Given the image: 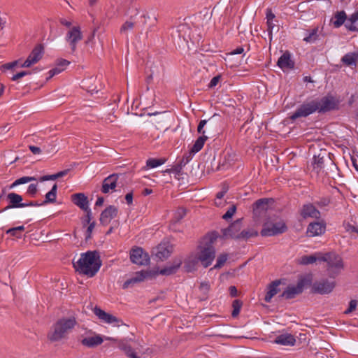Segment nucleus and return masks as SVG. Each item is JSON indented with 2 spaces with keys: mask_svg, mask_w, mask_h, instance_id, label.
<instances>
[{
  "mask_svg": "<svg viewBox=\"0 0 358 358\" xmlns=\"http://www.w3.org/2000/svg\"><path fill=\"white\" fill-rule=\"evenodd\" d=\"M72 264L76 272L88 277H93L100 269L102 261L99 251L89 250L81 254L80 259L77 261H75L74 258Z\"/></svg>",
  "mask_w": 358,
  "mask_h": 358,
  "instance_id": "obj_1",
  "label": "nucleus"
},
{
  "mask_svg": "<svg viewBox=\"0 0 358 358\" xmlns=\"http://www.w3.org/2000/svg\"><path fill=\"white\" fill-rule=\"evenodd\" d=\"M76 324L75 317L59 319L48 333V338L51 342H57L66 338L68 334L75 327Z\"/></svg>",
  "mask_w": 358,
  "mask_h": 358,
  "instance_id": "obj_2",
  "label": "nucleus"
},
{
  "mask_svg": "<svg viewBox=\"0 0 358 358\" xmlns=\"http://www.w3.org/2000/svg\"><path fill=\"white\" fill-rule=\"evenodd\" d=\"M320 261L327 263L330 276L337 275L344 268L342 258L334 252H328L322 255Z\"/></svg>",
  "mask_w": 358,
  "mask_h": 358,
  "instance_id": "obj_3",
  "label": "nucleus"
},
{
  "mask_svg": "<svg viewBox=\"0 0 358 358\" xmlns=\"http://www.w3.org/2000/svg\"><path fill=\"white\" fill-rule=\"evenodd\" d=\"M311 283L312 279L310 276H301L296 286H287L279 297H285L286 299H294L296 295L303 292L305 286L310 285Z\"/></svg>",
  "mask_w": 358,
  "mask_h": 358,
  "instance_id": "obj_4",
  "label": "nucleus"
},
{
  "mask_svg": "<svg viewBox=\"0 0 358 358\" xmlns=\"http://www.w3.org/2000/svg\"><path fill=\"white\" fill-rule=\"evenodd\" d=\"M317 105L315 103V100L304 101L297 109L293 113L289 118L292 121H295L300 117H306L308 115L317 112Z\"/></svg>",
  "mask_w": 358,
  "mask_h": 358,
  "instance_id": "obj_5",
  "label": "nucleus"
},
{
  "mask_svg": "<svg viewBox=\"0 0 358 358\" xmlns=\"http://www.w3.org/2000/svg\"><path fill=\"white\" fill-rule=\"evenodd\" d=\"M106 340L113 341L117 343L118 348L122 350L127 357L131 358H138L136 350H139V344L134 341L127 339L117 340L113 338H106Z\"/></svg>",
  "mask_w": 358,
  "mask_h": 358,
  "instance_id": "obj_6",
  "label": "nucleus"
},
{
  "mask_svg": "<svg viewBox=\"0 0 358 358\" xmlns=\"http://www.w3.org/2000/svg\"><path fill=\"white\" fill-rule=\"evenodd\" d=\"M315 103L317 105V112L326 113L338 108V101L332 95L328 94L320 99H315Z\"/></svg>",
  "mask_w": 358,
  "mask_h": 358,
  "instance_id": "obj_7",
  "label": "nucleus"
},
{
  "mask_svg": "<svg viewBox=\"0 0 358 358\" xmlns=\"http://www.w3.org/2000/svg\"><path fill=\"white\" fill-rule=\"evenodd\" d=\"M274 201L272 198H262L257 200L252 205L253 219L255 222L260 220L266 215L268 204Z\"/></svg>",
  "mask_w": 358,
  "mask_h": 358,
  "instance_id": "obj_8",
  "label": "nucleus"
},
{
  "mask_svg": "<svg viewBox=\"0 0 358 358\" xmlns=\"http://www.w3.org/2000/svg\"><path fill=\"white\" fill-rule=\"evenodd\" d=\"M173 252V245L169 241H162L152 250V257L163 261L168 259Z\"/></svg>",
  "mask_w": 358,
  "mask_h": 358,
  "instance_id": "obj_9",
  "label": "nucleus"
},
{
  "mask_svg": "<svg viewBox=\"0 0 358 358\" xmlns=\"http://www.w3.org/2000/svg\"><path fill=\"white\" fill-rule=\"evenodd\" d=\"M287 229V226L284 221H280L270 224H268V223H264L260 231V234L262 236H278L286 232Z\"/></svg>",
  "mask_w": 358,
  "mask_h": 358,
  "instance_id": "obj_10",
  "label": "nucleus"
},
{
  "mask_svg": "<svg viewBox=\"0 0 358 358\" xmlns=\"http://www.w3.org/2000/svg\"><path fill=\"white\" fill-rule=\"evenodd\" d=\"M242 221L243 218L237 219L230 224L228 227L222 229L221 230L222 235L220 238L224 240L229 238L238 240L239 234L242 229Z\"/></svg>",
  "mask_w": 358,
  "mask_h": 358,
  "instance_id": "obj_11",
  "label": "nucleus"
},
{
  "mask_svg": "<svg viewBox=\"0 0 358 358\" xmlns=\"http://www.w3.org/2000/svg\"><path fill=\"white\" fill-rule=\"evenodd\" d=\"M336 287L334 280H329L328 279H322L316 280L312 285L311 292L319 294H328L331 293Z\"/></svg>",
  "mask_w": 358,
  "mask_h": 358,
  "instance_id": "obj_12",
  "label": "nucleus"
},
{
  "mask_svg": "<svg viewBox=\"0 0 358 358\" xmlns=\"http://www.w3.org/2000/svg\"><path fill=\"white\" fill-rule=\"evenodd\" d=\"M130 259L133 264L140 266H147L150 264V256L141 247H134L130 251Z\"/></svg>",
  "mask_w": 358,
  "mask_h": 358,
  "instance_id": "obj_13",
  "label": "nucleus"
},
{
  "mask_svg": "<svg viewBox=\"0 0 358 358\" xmlns=\"http://www.w3.org/2000/svg\"><path fill=\"white\" fill-rule=\"evenodd\" d=\"M199 248L200 251L196 255L197 258L204 268H208L212 264L215 257V248H203L201 245Z\"/></svg>",
  "mask_w": 358,
  "mask_h": 358,
  "instance_id": "obj_14",
  "label": "nucleus"
},
{
  "mask_svg": "<svg viewBox=\"0 0 358 358\" xmlns=\"http://www.w3.org/2000/svg\"><path fill=\"white\" fill-rule=\"evenodd\" d=\"M83 39V34L79 26L73 27L66 34V40L69 42L72 52L76 50L77 43Z\"/></svg>",
  "mask_w": 358,
  "mask_h": 358,
  "instance_id": "obj_15",
  "label": "nucleus"
},
{
  "mask_svg": "<svg viewBox=\"0 0 358 358\" xmlns=\"http://www.w3.org/2000/svg\"><path fill=\"white\" fill-rule=\"evenodd\" d=\"M330 153H327L326 151L319 153L317 155H314L313 161L312 162L313 169L317 174H319L324 166L326 160L331 162L332 165H335L330 158Z\"/></svg>",
  "mask_w": 358,
  "mask_h": 358,
  "instance_id": "obj_16",
  "label": "nucleus"
},
{
  "mask_svg": "<svg viewBox=\"0 0 358 358\" xmlns=\"http://www.w3.org/2000/svg\"><path fill=\"white\" fill-rule=\"evenodd\" d=\"M118 213V209L116 206L110 205L104 209L100 215L99 222L103 226H106L110 221L116 217Z\"/></svg>",
  "mask_w": 358,
  "mask_h": 358,
  "instance_id": "obj_17",
  "label": "nucleus"
},
{
  "mask_svg": "<svg viewBox=\"0 0 358 358\" xmlns=\"http://www.w3.org/2000/svg\"><path fill=\"white\" fill-rule=\"evenodd\" d=\"M6 200L8 203V205L6 207H5L1 210V212L7 210L10 208H19L25 207V205H24V203H22V196L17 193H8L6 196Z\"/></svg>",
  "mask_w": 358,
  "mask_h": 358,
  "instance_id": "obj_18",
  "label": "nucleus"
},
{
  "mask_svg": "<svg viewBox=\"0 0 358 358\" xmlns=\"http://www.w3.org/2000/svg\"><path fill=\"white\" fill-rule=\"evenodd\" d=\"M120 174L113 173L106 178L102 182L101 191L103 194H108L110 190L115 191L117 187V182Z\"/></svg>",
  "mask_w": 358,
  "mask_h": 358,
  "instance_id": "obj_19",
  "label": "nucleus"
},
{
  "mask_svg": "<svg viewBox=\"0 0 358 358\" xmlns=\"http://www.w3.org/2000/svg\"><path fill=\"white\" fill-rule=\"evenodd\" d=\"M82 87L92 94L94 92L97 93L101 90V86L96 77H90L84 79L82 82Z\"/></svg>",
  "mask_w": 358,
  "mask_h": 358,
  "instance_id": "obj_20",
  "label": "nucleus"
},
{
  "mask_svg": "<svg viewBox=\"0 0 358 358\" xmlns=\"http://www.w3.org/2000/svg\"><path fill=\"white\" fill-rule=\"evenodd\" d=\"M93 311H94V313L100 320L104 321L105 322H106L108 324H112L114 322H117V323H121L122 324H123V322L121 319H119L117 317L105 312L104 310H103L98 306H95Z\"/></svg>",
  "mask_w": 358,
  "mask_h": 358,
  "instance_id": "obj_21",
  "label": "nucleus"
},
{
  "mask_svg": "<svg viewBox=\"0 0 358 358\" xmlns=\"http://www.w3.org/2000/svg\"><path fill=\"white\" fill-rule=\"evenodd\" d=\"M71 200L83 211L90 209L89 208V200L84 193H76L71 196Z\"/></svg>",
  "mask_w": 358,
  "mask_h": 358,
  "instance_id": "obj_22",
  "label": "nucleus"
},
{
  "mask_svg": "<svg viewBox=\"0 0 358 358\" xmlns=\"http://www.w3.org/2000/svg\"><path fill=\"white\" fill-rule=\"evenodd\" d=\"M300 215L304 219L308 217L319 219L321 215L320 212L313 203L304 204L301 210Z\"/></svg>",
  "mask_w": 358,
  "mask_h": 358,
  "instance_id": "obj_23",
  "label": "nucleus"
},
{
  "mask_svg": "<svg viewBox=\"0 0 358 358\" xmlns=\"http://www.w3.org/2000/svg\"><path fill=\"white\" fill-rule=\"evenodd\" d=\"M183 268L187 273H192L197 270V265L199 262L196 255L192 253L187 256L184 261Z\"/></svg>",
  "mask_w": 358,
  "mask_h": 358,
  "instance_id": "obj_24",
  "label": "nucleus"
},
{
  "mask_svg": "<svg viewBox=\"0 0 358 358\" xmlns=\"http://www.w3.org/2000/svg\"><path fill=\"white\" fill-rule=\"evenodd\" d=\"M182 264V257L175 258L171 265L159 270L160 275H171L175 274Z\"/></svg>",
  "mask_w": 358,
  "mask_h": 358,
  "instance_id": "obj_25",
  "label": "nucleus"
},
{
  "mask_svg": "<svg viewBox=\"0 0 358 358\" xmlns=\"http://www.w3.org/2000/svg\"><path fill=\"white\" fill-rule=\"evenodd\" d=\"M326 224L324 222H314L308 226L307 234L309 236H319L324 233Z\"/></svg>",
  "mask_w": 358,
  "mask_h": 358,
  "instance_id": "obj_26",
  "label": "nucleus"
},
{
  "mask_svg": "<svg viewBox=\"0 0 358 358\" xmlns=\"http://www.w3.org/2000/svg\"><path fill=\"white\" fill-rule=\"evenodd\" d=\"M277 65L282 69H293L294 62L291 59L290 53L286 51L278 60Z\"/></svg>",
  "mask_w": 358,
  "mask_h": 358,
  "instance_id": "obj_27",
  "label": "nucleus"
},
{
  "mask_svg": "<svg viewBox=\"0 0 358 358\" xmlns=\"http://www.w3.org/2000/svg\"><path fill=\"white\" fill-rule=\"evenodd\" d=\"M221 235L217 231H212L208 232L205 236H203L200 243L203 245V248H215L213 243L218 238H220Z\"/></svg>",
  "mask_w": 358,
  "mask_h": 358,
  "instance_id": "obj_28",
  "label": "nucleus"
},
{
  "mask_svg": "<svg viewBox=\"0 0 358 358\" xmlns=\"http://www.w3.org/2000/svg\"><path fill=\"white\" fill-rule=\"evenodd\" d=\"M219 120L220 116L217 114L213 115L211 117L207 120L206 127L208 134H213L219 132Z\"/></svg>",
  "mask_w": 358,
  "mask_h": 358,
  "instance_id": "obj_29",
  "label": "nucleus"
},
{
  "mask_svg": "<svg viewBox=\"0 0 358 358\" xmlns=\"http://www.w3.org/2000/svg\"><path fill=\"white\" fill-rule=\"evenodd\" d=\"M281 284V280H275L271 282L268 285V292H266L264 301L266 303H269L271 301V299L277 294L280 292V289L278 286Z\"/></svg>",
  "mask_w": 358,
  "mask_h": 358,
  "instance_id": "obj_30",
  "label": "nucleus"
},
{
  "mask_svg": "<svg viewBox=\"0 0 358 358\" xmlns=\"http://www.w3.org/2000/svg\"><path fill=\"white\" fill-rule=\"evenodd\" d=\"M44 54V46L43 44H38L36 45L34 49L30 52L28 56V59H31L34 64H36L38 61H40L43 55Z\"/></svg>",
  "mask_w": 358,
  "mask_h": 358,
  "instance_id": "obj_31",
  "label": "nucleus"
},
{
  "mask_svg": "<svg viewBox=\"0 0 358 358\" xmlns=\"http://www.w3.org/2000/svg\"><path fill=\"white\" fill-rule=\"evenodd\" d=\"M296 342L294 336L289 334H283L278 336L275 343L282 345H294Z\"/></svg>",
  "mask_w": 358,
  "mask_h": 358,
  "instance_id": "obj_32",
  "label": "nucleus"
},
{
  "mask_svg": "<svg viewBox=\"0 0 358 358\" xmlns=\"http://www.w3.org/2000/svg\"><path fill=\"white\" fill-rule=\"evenodd\" d=\"M103 341L101 336L96 335L92 337H86L81 341L82 345L88 348H95L101 345Z\"/></svg>",
  "mask_w": 358,
  "mask_h": 358,
  "instance_id": "obj_33",
  "label": "nucleus"
},
{
  "mask_svg": "<svg viewBox=\"0 0 358 358\" xmlns=\"http://www.w3.org/2000/svg\"><path fill=\"white\" fill-rule=\"evenodd\" d=\"M57 185L55 183L53 185L51 189L45 194V200L41 203V204L46 205L50 203H55L57 199Z\"/></svg>",
  "mask_w": 358,
  "mask_h": 358,
  "instance_id": "obj_34",
  "label": "nucleus"
},
{
  "mask_svg": "<svg viewBox=\"0 0 358 358\" xmlns=\"http://www.w3.org/2000/svg\"><path fill=\"white\" fill-rule=\"evenodd\" d=\"M357 59H358V51L345 54L341 58V62L345 65L350 66L352 65H356Z\"/></svg>",
  "mask_w": 358,
  "mask_h": 358,
  "instance_id": "obj_35",
  "label": "nucleus"
},
{
  "mask_svg": "<svg viewBox=\"0 0 358 358\" xmlns=\"http://www.w3.org/2000/svg\"><path fill=\"white\" fill-rule=\"evenodd\" d=\"M143 275L142 273H140V271L136 272L135 275L128 280H127L124 284L122 285L123 289H127L131 286H133L134 284L141 282L143 281Z\"/></svg>",
  "mask_w": 358,
  "mask_h": 358,
  "instance_id": "obj_36",
  "label": "nucleus"
},
{
  "mask_svg": "<svg viewBox=\"0 0 358 358\" xmlns=\"http://www.w3.org/2000/svg\"><path fill=\"white\" fill-rule=\"evenodd\" d=\"M143 275L142 273H140V271L136 272L135 275L128 280H127L124 284L122 285L123 289H127L131 286H133L134 284L141 282L143 281Z\"/></svg>",
  "mask_w": 358,
  "mask_h": 358,
  "instance_id": "obj_37",
  "label": "nucleus"
},
{
  "mask_svg": "<svg viewBox=\"0 0 358 358\" xmlns=\"http://www.w3.org/2000/svg\"><path fill=\"white\" fill-rule=\"evenodd\" d=\"M208 139V137L206 135H201L199 136L194 143L193 144L192 147L191 148V152L192 153H196L199 151H200L204 145V143Z\"/></svg>",
  "mask_w": 358,
  "mask_h": 358,
  "instance_id": "obj_38",
  "label": "nucleus"
},
{
  "mask_svg": "<svg viewBox=\"0 0 358 358\" xmlns=\"http://www.w3.org/2000/svg\"><path fill=\"white\" fill-rule=\"evenodd\" d=\"M258 234V231L253 229H244L241 231L238 240L248 241L250 238L257 236Z\"/></svg>",
  "mask_w": 358,
  "mask_h": 358,
  "instance_id": "obj_39",
  "label": "nucleus"
},
{
  "mask_svg": "<svg viewBox=\"0 0 358 358\" xmlns=\"http://www.w3.org/2000/svg\"><path fill=\"white\" fill-rule=\"evenodd\" d=\"M334 17L336 20L333 22L334 27L338 28L341 27L347 19L346 13L344 10L338 11L335 13Z\"/></svg>",
  "mask_w": 358,
  "mask_h": 358,
  "instance_id": "obj_40",
  "label": "nucleus"
},
{
  "mask_svg": "<svg viewBox=\"0 0 358 358\" xmlns=\"http://www.w3.org/2000/svg\"><path fill=\"white\" fill-rule=\"evenodd\" d=\"M320 258H321L320 253L311 255H304L301 257L300 263L303 265H307L315 263L317 260L320 261Z\"/></svg>",
  "mask_w": 358,
  "mask_h": 358,
  "instance_id": "obj_41",
  "label": "nucleus"
},
{
  "mask_svg": "<svg viewBox=\"0 0 358 358\" xmlns=\"http://www.w3.org/2000/svg\"><path fill=\"white\" fill-rule=\"evenodd\" d=\"M36 180V178L35 177H31V176H23L21 177L17 180H15L10 186L9 189H13L16 186L27 183L29 182L35 181Z\"/></svg>",
  "mask_w": 358,
  "mask_h": 358,
  "instance_id": "obj_42",
  "label": "nucleus"
},
{
  "mask_svg": "<svg viewBox=\"0 0 358 358\" xmlns=\"http://www.w3.org/2000/svg\"><path fill=\"white\" fill-rule=\"evenodd\" d=\"M141 273L144 276L143 280L145 279H153L155 278L159 273V268L151 269V270H142L140 271Z\"/></svg>",
  "mask_w": 358,
  "mask_h": 358,
  "instance_id": "obj_43",
  "label": "nucleus"
},
{
  "mask_svg": "<svg viewBox=\"0 0 358 358\" xmlns=\"http://www.w3.org/2000/svg\"><path fill=\"white\" fill-rule=\"evenodd\" d=\"M228 257H229V255L227 253H224V252L219 255L217 258L216 264L210 270L221 268L224 265L225 262H227Z\"/></svg>",
  "mask_w": 358,
  "mask_h": 358,
  "instance_id": "obj_44",
  "label": "nucleus"
},
{
  "mask_svg": "<svg viewBox=\"0 0 358 358\" xmlns=\"http://www.w3.org/2000/svg\"><path fill=\"white\" fill-rule=\"evenodd\" d=\"M165 162L166 159L164 158H150L147 160L146 165L149 168L153 169L162 165Z\"/></svg>",
  "mask_w": 358,
  "mask_h": 358,
  "instance_id": "obj_45",
  "label": "nucleus"
},
{
  "mask_svg": "<svg viewBox=\"0 0 358 358\" xmlns=\"http://www.w3.org/2000/svg\"><path fill=\"white\" fill-rule=\"evenodd\" d=\"M242 306L243 302L240 299H235L232 302L233 310L231 312V316L233 317H236L239 315Z\"/></svg>",
  "mask_w": 358,
  "mask_h": 358,
  "instance_id": "obj_46",
  "label": "nucleus"
},
{
  "mask_svg": "<svg viewBox=\"0 0 358 358\" xmlns=\"http://www.w3.org/2000/svg\"><path fill=\"white\" fill-rule=\"evenodd\" d=\"M84 212L85 213V215L81 217V223L83 228L89 225L90 223H92V213L91 209L85 210Z\"/></svg>",
  "mask_w": 358,
  "mask_h": 358,
  "instance_id": "obj_47",
  "label": "nucleus"
},
{
  "mask_svg": "<svg viewBox=\"0 0 358 358\" xmlns=\"http://www.w3.org/2000/svg\"><path fill=\"white\" fill-rule=\"evenodd\" d=\"M70 64V62L65 59H57L55 62V67L54 69H59V70H61V72L64 71L66 67Z\"/></svg>",
  "mask_w": 358,
  "mask_h": 358,
  "instance_id": "obj_48",
  "label": "nucleus"
},
{
  "mask_svg": "<svg viewBox=\"0 0 358 358\" xmlns=\"http://www.w3.org/2000/svg\"><path fill=\"white\" fill-rule=\"evenodd\" d=\"M187 210L183 207H179L174 215V222H180L186 215Z\"/></svg>",
  "mask_w": 358,
  "mask_h": 358,
  "instance_id": "obj_49",
  "label": "nucleus"
},
{
  "mask_svg": "<svg viewBox=\"0 0 358 358\" xmlns=\"http://www.w3.org/2000/svg\"><path fill=\"white\" fill-rule=\"evenodd\" d=\"M317 32V28L313 29L310 33L303 38V41H305L307 43L315 42L318 37Z\"/></svg>",
  "mask_w": 358,
  "mask_h": 358,
  "instance_id": "obj_50",
  "label": "nucleus"
},
{
  "mask_svg": "<svg viewBox=\"0 0 358 358\" xmlns=\"http://www.w3.org/2000/svg\"><path fill=\"white\" fill-rule=\"evenodd\" d=\"M96 226L95 221H92V223L87 226V228L85 231V241H88L92 238V231Z\"/></svg>",
  "mask_w": 358,
  "mask_h": 358,
  "instance_id": "obj_51",
  "label": "nucleus"
},
{
  "mask_svg": "<svg viewBox=\"0 0 358 358\" xmlns=\"http://www.w3.org/2000/svg\"><path fill=\"white\" fill-rule=\"evenodd\" d=\"M134 27V23L131 20H127L122 25L120 31L121 34H126L128 30L132 29Z\"/></svg>",
  "mask_w": 358,
  "mask_h": 358,
  "instance_id": "obj_52",
  "label": "nucleus"
},
{
  "mask_svg": "<svg viewBox=\"0 0 358 358\" xmlns=\"http://www.w3.org/2000/svg\"><path fill=\"white\" fill-rule=\"evenodd\" d=\"M236 212V206L235 205H232L227 211L222 215V219L225 220H228L229 219H231L233 215Z\"/></svg>",
  "mask_w": 358,
  "mask_h": 358,
  "instance_id": "obj_53",
  "label": "nucleus"
},
{
  "mask_svg": "<svg viewBox=\"0 0 358 358\" xmlns=\"http://www.w3.org/2000/svg\"><path fill=\"white\" fill-rule=\"evenodd\" d=\"M199 289L201 292H203L205 296L202 299V300H205L207 299V294L210 290V284L208 282H202L200 284Z\"/></svg>",
  "mask_w": 358,
  "mask_h": 358,
  "instance_id": "obj_54",
  "label": "nucleus"
},
{
  "mask_svg": "<svg viewBox=\"0 0 358 358\" xmlns=\"http://www.w3.org/2000/svg\"><path fill=\"white\" fill-rule=\"evenodd\" d=\"M38 185L36 184H30L27 188V194H29L31 197H35L38 192Z\"/></svg>",
  "mask_w": 358,
  "mask_h": 358,
  "instance_id": "obj_55",
  "label": "nucleus"
},
{
  "mask_svg": "<svg viewBox=\"0 0 358 358\" xmlns=\"http://www.w3.org/2000/svg\"><path fill=\"white\" fill-rule=\"evenodd\" d=\"M19 60H15L12 62L6 63L0 66V69L2 71H5L6 70L13 69L18 64Z\"/></svg>",
  "mask_w": 358,
  "mask_h": 358,
  "instance_id": "obj_56",
  "label": "nucleus"
},
{
  "mask_svg": "<svg viewBox=\"0 0 358 358\" xmlns=\"http://www.w3.org/2000/svg\"><path fill=\"white\" fill-rule=\"evenodd\" d=\"M330 203V199L329 197L320 198L318 201L315 202V204L320 208L327 206Z\"/></svg>",
  "mask_w": 358,
  "mask_h": 358,
  "instance_id": "obj_57",
  "label": "nucleus"
},
{
  "mask_svg": "<svg viewBox=\"0 0 358 358\" xmlns=\"http://www.w3.org/2000/svg\"><path fill=\"white\" fill-rule=\"evenodd\" d=\"M357 306V301L355 299H352L349 303L348 308L345 310L344 313L345 314L351 313L356 309Z\"/></svg>",
  "mask_w": 358,
  "mask_h": 358,
  "instance_id": "obj_58",
  "label": "nucleus"
},
{
  "mask_svg": "<svg viewBox=\"0 0 358 358\" xmlns=\"http://www.w3.org/2000/svg\"><path fill=\"white\" fill-rule=\"evenodd\" d=\"M31 73V71H22L20 72H18L17 73L13 75V76L11 78V80L13 81H16L20 78H23L25 76L30 75Z\"/></svg>",
  "mask_w": 358,
  "mask_h": 358,
  "instance_id": "obj_59",
  "label": "nucleus"
},
{
  "mask_svg": "<svg viewBox=\"0 0 358 358\" xmlns=\"http://www.w3.org/2000/svg\"><path fill=\"white\" fill-rule=\"evenodd\" d=\"M345 229L350 233H357L358 234V227L355 226L350 222L344 223Z\"/></svg>",
  "mask_w": 358,
  "mask_h": 358,
  "instance_id": "obj_60",
  "label": "nucleus"
},
{
  "mask_svg": "<svg viewBox=\"0 0 358 358\" xmlns=\"http://www.w3.org/2000/svg\"><path fill=\"white\" fill-rule=\"evenodd\" d=\"M207 123V120H202L199 122L197 127V132L201 135H205L206 131L203 129Z\"/></svg>",
  "mask_w": 358,
  "mask_h": 358,
  "instance_id": "obj_61",
  "label": "nucleus"
},
{
  "mask_svg": "<svg viewBox=\"0 0 358 358\" xmlns=\"http://www.w3.org/2000/svg\"><path fill=\"white\" fill-rule=\"evenodd\" d=\"M220 79H221V76L220 75H217V76H214L211 79L210 83L208 84V88L211 89V88L215 87L218 84V83L220 82Z\"/></svg>",
  "mask_w": 358,
  "mask_h": 358,
  "instance_id": "obj_62",
  "label": "nucleus"
},
{
  "mask_svg": "<svg viewBox=\"0 0 358 358\" xmlns=\"http://www.w3.org/2000/svg\"><path fill=\"white\" fill-rule=\"evenodd\" d=\"M57 180L55 174L45 175V176H41L38 179V180L40 182H44V181H47V180Z\"/></svg>",
  "mask_w": 358,
  "mask_h": 358,
  "instance_id": "obj_63",
  "label": "nucleus"
},
{
  "mask_svg": "<svg viewBox=\"0 0 358 358\" xmlns=\"http://www.w3.org/2000/svg\"><path fill=\"white\" fill-rule=\"evenodd\" d=\"M157 22V18L156 17H153L150 19V25L147 29L146 34L150 31H152V28L155 27Z\"/></svg>",
  "mask_w": 358,
  "mask_h": 358,
  "instance_id": "obj_64",
  "label": "nucleus"
}]
</instances>
